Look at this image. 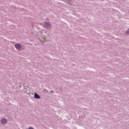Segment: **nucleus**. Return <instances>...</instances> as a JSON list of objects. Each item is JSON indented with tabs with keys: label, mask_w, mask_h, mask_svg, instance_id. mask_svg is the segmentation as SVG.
<instances>
[{
	"label": "nucleus",
	"mask_w": 129,
	"mask_h": 129,
	"mask_svg": "<svg viewBox=\"0 0 129 129\" xmlns=\"http://www.w3.org/2000/svg\"><path fill=\"white\" fill-rule=\"evenodd\" d=\"M15 46L16 49H17V50H20V49L22 48V46L21 45V44L19 43L16 44Z\"/></svg>",
	"instance_id": "nucleus-1"
},
{
	"label": "nucleus",
	"mask_w": 129,
	"mask_h": 129,
	"mask_svg": "<svg viewBox=\"0 0 129 129\" xmlns=\"http://www.w3.org/2000/svg\"><path fill=\"white\" fill-rule=\"evenodd\" d=\"M45 39L44 37H40L39 38V40L40 41H41L42 43H44V42H45Z\"/></svg>",
	"instance_id": "nucleus-2"
},
{
	"label": "nucleus",
	"mask_w": 129,
	"mask_h": 129,
	"mask_svg": "<svg viewBox=\"0 0 129 129\" xmlns=\"http://www.w3.org/2000/svg\"><path fill=\"white\" fill-rule=\"evenodd\" d=\"M2 123H7V119L4 118L1 120Z\"/></svg>",
	"instance_id": "nucleus-3"
},
{
	"label": "nucleus",
	"mask_w": 129,
	"mask_h": 129,
	"mask_svg": "<svg viewBox=\"0 0 129 129\" xmlns=\"http://www.w3.org/2000/svg\"><path fill=\"white\" fill-rule=\"evenodd\" d=\"M44 26L46 28H48V27H50V26H51V25L50 24V23H47L44 24Z\"/></svg>",
	"instance_id": "nucleus-4"
},
{
	"label": "nucleus",
	"mask_w": 129,
	"mask_h": 129,
	"mask_svg": "<svg viewBox=\"0 0 129 129\" xmlns=\"http://www.w3.org/2000/svg\"><path fill=\"white\" fill-rule=\"evenodd\" d=\"M34 97H35V98L39 99V98H40V96H39V95H38V94L35 93L34 95Z\"/></svg>",
	"instance_id": "nucleus-5"
},
{
	"label": "nucleus",
	"mask_w": 129,
	"mask_h": 129,
	"mask_svg": "<svg viewBox=\"0 0 129 129\" xmlns=\"http://www.w3.org/2000/svg\"><path fill=\"white\" fill-rule=\"evenodd\" d=\"M28 129H34V128H33V127H30Z\"/></svg>",
	"instance_id": "nucleus-6"
},
{
	"label": "nucleus",
	"mask_w": 129,
	"mask_h": 129,
	"mask_svg": "<svg viewBox=\"0 0 129 129\" xmlns=\"http://www.w3.org/2000/svg\"><path fill=\"white\" fill-rule=\"evenodd\" d=\"M127 33H129V30H128V31L127 32Z\"/></svg>",
	"instance_id": "nucleus-7"
}]
</instances>
